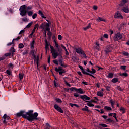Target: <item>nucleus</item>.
<instances>
[{"label": "nucleus", "mask_w": 129, "mask_h": 129, "mask_svg": "<svg viewBox=\"0 0 129 129\" xmlns=\"http://www.w3.org/2000/svg\"><path fill=\"white\" fill-rule=\"evenodd\" d=\"M33 112H34L33 110H29L28 112H26L25 111H21L19 113H17V115L19 117L22 116L23 118H26L28 121L32 122L34 120H38L39 119L38 118L39 114L37 112L33 114Z\"/></svg>", "instance_id": "nucleus-1"}, {"label": "nucleus", "mask_w": 129, "mask_h": 129, "mask_svg": "<svg viewBox=\"0 0 129 129\" xmlns=\"http://www.w3.org/2000/svg\"><path fill=\"white\" fill-rule=\"evenodd\" d=\"M55 46L57 48L56 49L54 48V47L51 46V53H52V56L54 59H56L58 56H62L63 54V49L61 47H59V44L55 41Z\"/></svg>", "instance_id": "nucleus-2"}, {"label": "nucleus", "mask_w": 129, "mask_h": 129, "mask_svg": "<svg viewBox=\"0 0 129 129\" xmlns=\"http://www.w3.org/2000/svg\"><path fill=\"white\" fill-rule=\"evenodd\" d=\"M32 9H33V7L32 6H26L25 5L21 6L19 9L20 16L24 17V16L27 15V13L30 10H32Z\"/></svg>", "instance_id": "nucleus-3"}, {"label": "nucleus", "mask_w": 129, "mask_h": 129, "mask_svg": "<svg viewBox=\"0 0 129 129\" xmlns=\"http://www.w3.org/2000/svg\"><path fill=\"white\" fill-rule=\"evenodd\" d=\"M70 89L72 91L75 90V91H77V92H78V93H79L80 94H84L85 93V92L83 91V89H82V88L77 89L75 87H72L70 88Z\"/></svg>", "instance_id": "nucleus-4"}, {"label": "nucleus", "mask_w": 129, "mask_h": 129, "mask_svg": "<svg viewBox=\"0 0 129 129\" xmlns=\"http://www.w3.org/2000/svg\"><path fill=\"white\" fill-rule=\"evenodd\" d=\"M123 35L121 33H117L115 34V36L113 37V40L115 41H119L122 39Z\"/></svg>", "instance_id": "nucleus-5"}, {"label": "nucleus", "mask_w": 129, "mask_h": 129, "mask_svg": "<svg viewBox=\"0 0 129 129\" xmlns=\"http://www.w3.org/2000/svg\"><path fill=\"white\" fill-rule=\"evenodd\" d=\"M54 108L56 110H57V111H58V112H60V113H64V111H63L62 108H61L57 104H54Z\"/></svg>", "instance_id": "nucleus-6"}, {"label": "nucleus", "mask_w": 129, "mask_h": 129, "mask_svg": "<svg viewBox=\"0 0 129 129\" xmlns=\"http://www.w3.org/2000/svg\"><path fill=\"white\" fill-rule=\"evenodd\" d=\"M115 19H123V17L121 15V14L119 12H117L114 16Z\"/></svg>", "instance_id": "nucleus-7"}, {"label": "nucleus", "mask_w": 129, "mask_h": 129, "mask_svg": "<svg viewBox=\"0 0 129 129\" xmlns=\"http://www.w3.org/2000/svg\"><path fill=\"white\" fill-rule=\"evenodd\" d=\"M80 98L83 100H90V97L86 96V95H83L80 96Z\"/></svg>", "instance_id": "nucleus-8"}, {"label": "nucleus", "mask_w": 129, "mask_h": 129, "mask_svg": "<svg viewBox=\"0 0 129 129\" xmlns=\"http://www.w3.org/2000/svg\"><path fill=\"white\" fill-rule=\"evenodd\" d=\"M30 54L32 55V57H33L34 59H36V55L35 54H37V50H35L32 49L30 51Z\"/></svg>", "instance_id": "nucleus-9"}, {"label": "nucleus", "mask_w": 129, "mask_h": 129, "mask_svg": "<svg viewBox=\"0 0 129 129\" xmlns=\"http://www.w3.org/2000/svg\"><path fill=\"white\" fill-rule=\"evenodd\" d=\"M112 50V48H111V47H110V46H108L106 47L105 49V52H106V53L108 54V53H109V52H111Z\"/></svg>", "instance_id": "nucleus-10"}, {"label": "nucleus", "mask_w": 129, "mask_h": 129, "mask_svg": "<svg viewBox=\"0 0 129 129\" xmlns=\"http://www.w3.org/2000/svg\"><path fill=\"white\" fill-rule=\"evenodd\" d=\"M94 48L96 50H97L98 51H99L100 49V44H99V42H96V44L94 45Z\"/></svg>", "instance_id": "nucleus-11"}, {"label": "nucleus", "mask_w": 129, "mask_h": 129, "mask_svg": "<svg viewBox=\"0 0 129 129\" xmlns=\"http://www.w3.org/2000/svg\"><path fill=\"white\" fill-rule=\"evenodd\" d=\"M15 52H16L15 48L14 47H11L10 50V53H11L12 57L15 55Z\"/></svg>", "instance_id": "nucleus-12"}, {"label": "nucleus", "mask_w": 129, "mask_h": 129, "mask_svg": "<svg viewBox=\"0 0 129 129\" xmlns=\"http://www.w3.org/2000/svg\"><path fill=\"white\" fill-rule=\"evenodd\" d=\"M75 50L77 54H81L83 51V50H82V49L81 48H76Z\"/></svg>", "instance_id": "nucleus-13"}, {"label": "nucleus", "mask_w": 129, "mask_h": 129, "mask_svg": "<svg viewBox=\"0 0 129 129\" xmlns=\"http://www.w3.org/2000/svg\"><path fill=\"white\" fill-rule=\"evenodd\" d=\"M34 45H35V40H33L30 43V48L31 49H32V50L34 49V48H35V47L34 46Z\"/></svg>", "instance_id": "nucleus-14"}, {"label": "nucleus", "mask_w": 129, "mask_h": 129, "mask_svg": "<svg viewBox=\"0 0 129 129\" xmlns=\"http://www.w3.org/2000/svg\"><path fill=\"white\" fill-rule=\"evenodd\" d=\"M122 11L124 12V13H128L129 12L128 7H124L122 9Z\"/></svg>", "instance_id": "nucleus-15"}, {"label": "nucleus", "mask_w": 129, "mask_h": 129, "mask_svg": "<svg viewBox=\"0 0 129 129\" xmlns=\"http://www.w3.org/2000/svg\"><path fill=\"white\" fill-rule=\"evenodd\" d=\"M126 3H127V0H122L121 2L120 6H121V7H123L124 6V4H126Z\"/></svg>", "instance_id": "nucleus-16"}, {"label": "nucleus", "mask_w": 129, "mask_h": 129, "mask_svg": "<svg viewBox=\"0 0 129 129\" xmlns=\"http://www.w3.org/2000/svg\"><path fill=\"white\" fill-rule=\"evenodd\" d=\"M27 15H28V16H29V17H32V16H33V14L34 13L33 11H27Z\"/></svg>", "instance_id": "nucleus-17"}, {"label": "nucleus", "mask_w": 129, "mask_h": 129, "mask_svg": "<svg viewBox=\"0 0 129 129\" xmlns=\"http://www.w3.org/2000/svg\"><path fill=\"white\" fill-rule=\"evenodd\" d=\"M88 108L87 106H85L84 108L82 109V110H83V111H87L88 112H89V109H88Z\"/></svg>", "instance_id": "nucleus-18"}, {"label": "nucleus", "mask_w": 129, "mask_h": 129, "mask_svg": "<svg viewBox=\"0 0 129 129\" xmlns=\"http://www.w3.org/2000/svg\"><path fill=\"white\" fill-rule=\"evenodd\" d=\"M55 70L56 72H59V71H62V70H63V69H62V67H59L58 68H55Z\"/></svg>", "instance_id": "nucleus-19"}, {"label": "nucleus", "mask_w": 129, "mask_h": 129, "mask_svg": "<svg viewBox=\"0 0 129 129\" xmlns=\"http://www.w3.org/2000/svg\"><path fill=\"white\" fill-rule=\"evenodd\" d=\"M97 95H98V96H100L101 97H102V96H103V92H98L97 93Z\"/></svg>", "instance_id": "nucleus-20"}, {"label": "nucleus", "mask_w": 129, "mask_h": 129, "mask_svg": "<svg viewBox=\"0 0 129 129\" xmlns=\"http://www.w3.org/2000/svg\"><path fill=\"white\" fill-rule=\"evenodd\" d=\"M82 58H86V54L84 53V51H82L81 53L80 54Z\"/></svg>", "instance_id": "nucleus-21"}, {"label": "nucleus", "mask_w": 129, "mask_h": 129, "mask_svg": "<svg viewBox=\"0 0 129 129\" xmlns=\"http://www.w3.org/2000/svg\"><path fill=\"white\" fill-rule=\"evenodd\" d=\"M38 14L42 17V18H44V19L46 18V17L44 16V14H43V12L41 10H39L38 11Z\"/></svg>", "instance_id": "nucleus-22"}, {"label": "nucleus", "mask_w": 129, "mask_h": 129, "mask_svg": "<svg viewBox=\"0 0 129 129\" xmlns=\"http://www.w3.org/2000/svg\"><path fill=\"white\" fill-rule=\"evenodd\" d=\"M104 109L106 111H109V110H111L112 109L109 106H105Z\"/></svg>", "instance_id": "nucleus-23"}, {"label": "nucleus", "mask_w": 129, "mask_h": 129, "mask_svg": "<svg viewBox=\"0 0 129 129\" xmlns=\"http://www.w3.org/2000/svg\"><path fill=\"white\" fill-rule=\"evenodd\" d=\"M87 105H88V106H89V107H93V106H94V105L90 103V102L87 101Z\"/></svg>", "instance_id": "nucleus-24"}, {"label": "nucleus", "mask_w": 129, "mask_h": 129, "mask_svg": "<svg viewBox=\"0 0 129 129\" xmlns=\"http://www.w3.org/2000/svg\"><path fill=\"white\" fill-rule=\"evenodd\" d=\"M97 20L98 21V22H105V19L104 18H101L100 17H98Z\"/></svg>", "instance_id": "nucleus-25"}, {"label": "nucleus", "mask_w": 129, "mask_h": 129, "mask_svg": "<svg viewBox=\"0 0 129 129\" xmlns=\"http://www.w3.org/2000/svg\"><path fill=\"white\" fill-rule=\"evenodd\" d=\"M118 82V78H113L112 80V82L113 83H116V82Z\"/></svg>", "instance_id": "nucleus-26"}, {"label": "nucleus", "mask_w": 129, "mask_h": 129, "mask_svg": "<svg viewBox=\"0 0 129 129\" xmlns=\"http://www.w3.org/2000/svg\"><path fill=\"white\" fill-rule=\"evenodd\" d=\"M59 62L62 67H66V66L64 65V63H63V60L62 59H60L59 60Z\"/></svg>", "instance_id": "nucleus-27"}, {"label": "nucleus", "mask_w": 129, "mask_h": 129, "mask_svg": "<svg viewBox=\"0 0 129 129\" xmlns=\"http://www.w3.org/2000/svg\"><path fill=\"white\" fill-rule=\"evenodd\" d=\"M90 27H91V24L90 23L87 27L84 28V30L86 31V30H88V29H89Z\"/></svg>", "instance_id": "nucleus-28"}, {"label": "nucleus", "mask_w": 129, "mask_h": 129, "mask_svg": "<svg viewBox=\"0 0 129 129\" xmlns=\"http://www.w3.org/2000/svg\"><path fill=\"white\" fill-rule=\"evenodd\" d=\"M40 58V57L39 56H37V57L35 56V58H34V61H36V64L38 66V63H39V59Z\"/></svg>", "instance_id": "nucleus-29"}, {"label": "nucleus", "mask_w": 129, "mask_h": 129, "mask_svg": "<svg viewBox=\"0 0 129 129\" xmlns=\"http://www.w3.org/2000/svg\"><path fill=\"white\" fill-rule=\"evenodd\" d=\"M19 79L20 80H22V79H23V78H24V74L20 73L19 74Z\"/></svg>", "instance_id": "nucleus-30"}, {"label": "nucleus", "mask_w": 129, "mask_h": 129, "mask_svg": "<svg viewBox=\"0 0 129 129\" xmlns=\"http://www.w3.org/2000/svg\"><path fill=\"white\" fill-rule=\"evenodd\" d=\"M108 77V78H113V74L112 73H109Z\"/></svg>", "instance_id": "nucleus-31"}, {"label": "nucleus", "mask_w": 129, "mask_h": 129, "mask_svg": "<svg viewBox=\"0 0 129 129\" xmlns=\"http://www.w3.org/2000/svg\"><path fill=\"white\" fill-rule=\"evenodd\" d=\"M70 106H71V107H73L74 106H76V107H79V106H78V105L75 104L70 103Z\"/></svg>", "instance_id": "nucleus-32"}, {"label": "nucleus", "mask_w": 129, "mask_h": 129, "mask_svg": "<svg viewBox=\"0 0 129 129\" xmlns=\"http://www.w3.org/2000/svg\"><path fill=\"white\" fill-rule=\"evenodd\" d=\"M122 54L123 55H124V56H125L126 57H128V55H129L128 52L124 51L123 52Z\"/></svg>", "instance_id": "nucleus-33"}, {"label": "nucleus", "mask_w": 129, "mask_h": 129, "mask_svg": "<svg viewBox=\"0 0 129 129\" xmlns=\"http://www.w3.org/2000/svg\"><path fill=\"white\" fill-rule=\"evenodd\" d=\"M55 100L56 102H58V103H62V100L59 98H56Z\"/></svg>", "instance_id": "nucleus-34"}, {"label": "nucleus", "mask_w": 129, "mask_h": 129, "mask_svg": "<svg viewBox=\"0 0 129 129\" xmlns=\"http://www.w3.org/2000/svg\"><path fill=\"white\" fill-rule=\"evenodd\" d=\"M81 71L83 74H86V75H89V73L86 72L84 69L82 70Z\"/></svg>", "instance_id": "nucleus-35"}, {"label": "nucleus", "mask_w": 129, "mask_h": 129, "mask_svg": "<svg viewBox=\"0 0 129 129\" xmlns=\"http://www.w3.org/2000/svg\"><path fill=\"white\" fill-rule=\"evenodd\" d=\"M54 85L55 87H59V83L56 82V81H54Z\"/></svg>", "instance_id": "nucleus-36"}, {"label": "nucleus", "mask_w": 129, "mask_h": 129, "mask_svg": "<svg viewBox=\"0 0 129 129\" xmlns=\"http://www.w3.org/2000/svg\"><path fill=\"white\" fill-rule=\"evenodd\" d=\"M128 75L127 74V73H123L120 74V76H124L125 77H127Z\"/></svg>", "instance_id": "nucleus-37"}, {"label": "nucleus", "mask_w": 129, "mask_h": 129, "mask_svg": "<svg viewBox=\"0 0 129 129\" xmlns=\"http://www.w3.org/2000/svg\"><path fill=\"white\" fill-rule=\"evenodd\" d=\"M32 25H33V22H30L26 26V28L29 29V28H30Z\"/></svg>", "instance_id": "nucleus-38"}, {"label": "nucleus", "mask_w": 129, "mask_h": 129, "mask_svg": "<svg viewBox=\"0 0 129 129\" xmlns=\"http://www.w3.org/2000/svg\"><path fill=\"white\" fill-rule=\"evenodd\" d=\"M18 47L19 49H23V48H24V44H23L22 43H20L19 44Z\"/></svg>", "instance_id": "nucleus-39"}, {"label": "nucleus", "mask_w": 129, "mask_h": 129, "mask_svg": "<svg viewBox=\"0 0 129 129\" xmlns=\"http://www.w3.org/2000/svg\"><path fill=\"white\" fill-rule=\"evenodd\" d=\"M65 72H66V71H65V70H62L61 71H59V73L60 75H62V74H63V73H65Z\"/></svg>", "instance_id": "nucleus-40"}, {"label": "nucleus", "mask_w": 129, "mask_h": 129, "mask_svg": "<svg viewBox=\"0 0 129 129\" xmlns=\"http://www.w3.org/2000/svg\"><path fill=\"white\" fill-rule=\"evenodd\" d=\"M95 72H96V71L95 70V69L92 68V71H91L90 73H91L92 74H94Z\"/></svg>", "instance_id": "nucleus-41"}, {"label": "nucleus", "mask_w": 129, "mask_h": 129, "mask_svg": "<svg viewBox=\"0 0 129 129\" xmlns=\"http://www.w3.org/2000/svg\"><path fill=\"white\" fill-rule=\"evenodd\" d=\"M110 102L111 105L112 106H113V105H114V104L115 103V102H114V101H113L112 100H111L110 101Z\"/></svg>", "instance_id": "nucleus-42"}, {"label": "nucleus", "mask_w": 129, "mask_h": 129, "mask_svg": "<svg viewBox=\"0 0 129 129\" xmlns=\"http://www.w3.org/2000/svg\"><path fill=\"white\" fill-rule=\"evenodd\" d=\"M22 21H23V22H28V18L26 17L23 18H22Z\"/></svg>", "instance_id": "nucleus-43"}, {"label": "nucleus", "mask_w": 129, "mask_h": 129, "mask_svg": "<svg viewBox=\"0 0 129 129\" xmlns=\"http://www.w3.org/2000/svg\"><path fill=\"white\" fill-rule=\"evenodd\" d=\"M120 111H122V113H125V111H124V108L123 107H121L120 108Z\"/></svg>", "instance_id": "nucleus-44"}, {"label": "nucleus", "mask_w": 129, "mask_h": 129, "mask_svg": "<svg viewBox=\"0 0 129 129\" xmlns=\"http://www.w3.org/2000/svg\"><path fill=\"white\" fill-rule=\"evenodd\" d=\"M99 125L102 126V127H107V125L105 124H100Z\"/></svg>", "instance_id": "nucleus-45"}, {"label": "nucleus", "mask_w": 129, "mask_h": 129, "mask_svg": "<svg viewBox=\"0 0 129 129\" xmlns=\"http://www.w3.org/2000/svg\"><path fill=\"white\" fill-rule=\"evenodd\" d=\"M120 69H122L123 70H125V69H126V66H120Z\"/></svg>", "instance_id": "nucleus-46"}, {"label": "nucleus", "mask_w": 129, "mask_h": 129, "mask_svg": "<svg viewBox=\"0 0 129 129\" xmlns=\"http://www.w3.org/2000/svg\"><path fill=\"white\" fill-rule=\"evenodd\" d=\"M11 53L10 52L9 53H6L4 56H5V57H10V56H11Z\"/></svg>", "instance_id": "nucleus-47"}, {"label": "nucleus", "mask_w": 129, "mask_h": 129, "mask_svg": "<svg viewBox=\"0 0 129 129\" xmlns=\"http://www.w3.org/2000/svg\"><path fill=\"white\" fill-rule=\"evenodd\" d=\"M37 13H35L32 15V18L33 19H36L37 18Z\"/></svg>", "instance_id": "nucleus-48"}, {"label": "nucleus", "mask_w": 129, "mask_h": 129, "mask_svg": "<svg viewBox=\"0 0 129 129\" xmlns=\"http://www.w3.org/2000/svg\"><path fill=\"white\" fill-rule=\"evenodd\" d=\"M117 89L118 90H119V91H122V90H123V89H122V88H121V87H120V86L117 87Z\"/></svg>", "instance_id": "nucleus-49"}, {"label": "nucleus", "mask_w": 129, "mask_h": 129, "mask_svg": "<svg viewBox=\"0 0 129 129\" xmlns=\"http://www.w3.org/2000/svg\"><path fill=\"white\" fill-rule=\"evenodd\" d=\"M113 117H114L116 119V121H118V120H117V118L116 117V113H114Z\"/></svg>", "instance_id": "nucleus-50"}, {"label": "nucleus", "mask_w": 129, "mask_h": 129, "mask_svg": "<svg viewBox=\"0 0 129 129\" xmlns=\"http://www.w3.org/2000/svg\"><path fill=\"white\" fill-rule=\"evenodd\" d=\"M74 96H75V97H79V94H78L77 93H74Z\"/></svg>", "instance_id": "nucleus-51"}, {"label": "nucleus", "mask_w": 129, "mask_h": 129, "mask_svg": "<svg viewBox=\"0 0 129 129\" xmlns=\"http://www.w3.org/2000/svg\"><path fill=\"white\" fill-rule=\"evenodd\" d=\"M65 84L67 86H69V87H71V85L66 81L65 82Z\"/></svg>", "instance_id": "nucleus-52"}, {"label": "nucleus", "mask_w": 129, "mask_h": 129, "mask_svg": "<svg viewBox=\"0 0 129 129\" xmlns=\"http://www.w3.org/2000/svg\"><path fill=\"white\" fill-rule=\"evenodd\" d=\"M9 68H14V64L13 63H9Z\"/></svg>", "instance_id": "nucleus-53"}, {"label": "nucleus", "mask_w": 129, "mask_h": 129, "mask_svg": "<svg viewBox=\"0 0 129 129\" xmlns=\"http://www.w3.org/2000/svg\"><path fill=\"white\" fill-rule=\"evenodd\" d=\"M25 33V30H22L19 33V35H22V34H24Z\"/></svg>", "instance_id": "nucleus-54"}, {"label": "nucleus", "mask_w": 129, "mask_h": 129, "mask_svg": "<svg viewBox=\"0 0 129 129\" xmlns=\"http://www.w3.org/2000/svg\"><path fill=\"white\" fill-rule=\"evenodd\" d=\"M20 37H18L16 38L13 39V42H14V41H19V40H20Z\"/></svg>", "instance_id": "nucleus-55"}, {"label": "nucleus", "mask_w": 129, "mask_h": 129, "mask_svg": "<svg viewBox=\"0 0 129 129\" xmlns=\"http://www.w3.org/2000/svg\"><path fill=\"white\" fill-rule=\"evenodd\" d=\"M6 73H7L8 75H11V72H10V70H7L6 71Z\"/></svg>", "instance_id": "nucleus-56"}, {"label": "nucleus", "mask_w": 129, "mask_h": 129, "mask_svg": "<svg viewBox=\"0 0 129 129\" xmlns=\"http://www.w3.org/2000/svg\"><path fill=\"white\" fill-rule=\"evenodd\" d=\"M104 38H106V39H108V34H104Z\"/></svg>", "instance_id": "nucleus-57"}, {"label": "nucleus", "mask_w": 129, "mask_h": 129, "mask_svg": "<svg viewBox=\"0 0 129 129\" xmlns=\"http://www.w3.org/2000/svg\"><path fill=\"white\" fill-rule=\"evenodd\" d=\"M6 59V57L5 56H2L0 57V61H3Z\"/></svg>", "instance_id": "nucleus-58"}, {"label": "nucleus", "mask_w": 129, "mask_h": 129, "mask_svg": "<svg viewBox=\"0 0 129 129\" xmlns=\"http://www.w3.org/2000/svg\"><path fill=\"white\" fill-rule=\"evenodd\" d=\"M48 33H47V34L48 35L49 37H51V36H52V32H51V31H48Z\"/></svg>", "instance_id": "nucleus-59"}, {"label": "nucleus", "mask_w": 129, "mask_h": 129, "mask_svg": "<svg viewBox=\"0 0 129 129\" xmlns=\"http://www.w3.org/2000/svg\"><path fill=\"white\" fill-rule=\"evenodd\" d=\"M45 27H50V23H47L45 24Z\"/></svg>", "instance_id": "nucleus-60"}, {"label": "nucleus", "mask_w": 129, "mask_h": 129, "mask_svg": "<svg viewBox=\"0 0 129 129\" xmlns=\"http://www.w3.org/2000/svg\"><path fill=\"white\" fill-rule=\"evenodd\" d=\"M45 30L47 31V32L50 31V27H46L45 28Z\"/></svg>", "instance_id": "nucleus-61"}, {"label": "nucleus", "mask_w": 129, "mask_h": 129, "mask_svg": "<svg viewBox=\"0 0 129 129\" xmlns=\"http://www.w3.org/2000/svg\"><path fill=\"white\" fill-rule=\"evenodd\" d=\"M7 117H8V116L7 115V114H4V115L3 116V119H7Z\"/></svg>", "instance_id": "nucleus-62"}, {"label": "nucleus", "mask_w": 129, "mask_h": 129, "mask_svg": "<svg viewBox=\"0 0 129 129\" xmlns=\"http://www.w3.org/2000/svg\"><path fill=\"white\" fill-rule=\"evenodd\" d=\"M58 40H62V36L59 35L58 36Z\"/></svg>", "instance_id": "nucleus-63"}, {"label": "nucleus", "mask_w": 129, "mask_h": 129, "mask_svg": "<svg viewBox=\"0 0 129 129\" xmlns=\"http://www.w3.org/2000/svg\"><path fill=\"white\" fill-rule=\"evenodd\" d=\"M53 63L54 64H56V65H58V61H57V60H53Z\"/></svg>", "instance_id": "nucleus-64"}]
</instances>
